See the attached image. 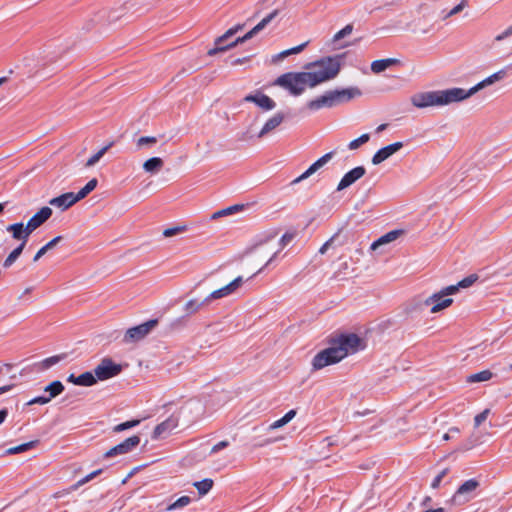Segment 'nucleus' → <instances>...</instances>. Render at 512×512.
<instances>
[{
	"label": "nucleus",
	"instance_id": "obj_1",
	"mask_svg": "<svg viewBox=\"0 0 512 512\" xmlns=\"http://www.w3.org/2000/svg\"><path fill=\"white\" fill-rule=\"evenodd\" d=\"M365 348V342L357 334H341L331 341V345L318 352L312 359V368L320 370L336 364L348 355L357 353Z\"/></svg>",
	"mask_w": 512,
	"mask_h": 512
},
{
	"label": "nucleus",
	"instance_id": "obj_2",
	"mask_svg": "<svg viewBox=\"0 0 512 512\" xmlns=\"http://www.w3.org/2000/svg\"><path fill=\"white\" fill-rule=\"evenodd\" d=\"M464 89L453 87L444 90L426 91L414 94L410 101L416 108L442 107L464 101Z\"/></svg>",
	"mask_w": 512,
	"mask_h": 512
},
{
	"label": "nucleus",
	"instance_id": "obj_3",
	"mask_svg": "<svg viewBox=\"0 0 512 512\" xmlns=\"http://www.w3.org/2000/svg\"><path fill=\"white\" fill-rule=\"evenodd\" d=\"M341 60L342 56L336 55L307 64L305 74L310 82V88L336 78L341 70Z\"/></svg>",
	"mask_w": 512,
	"mask_h": 512
},
{
	"label": "nucleus",
	"instance_id": "obj_4",
	"mask_svg": "<svg viewBox=\"0 0 512 512\" xmlns=\"http://www.w3.org/2000/svg\"><path fill=\"white\" fill-rule=\"evenodd\" d=\"M278 14L277 10H274L270 14H268L265 18H263L253 29H251L249 32H247L243 37H238L234 42L223 45L224 41H226L228 38L233 36L239 29H241V26L238 25L234 28L229 29L226 31L222 36L218 37L215 41V47L210 49L208 51V55L213 56L220 52H225L230 48L235 47L236 45L243 43L249 39H251L254 35H256L258 32L263 30Z\"/></svg>",
	"mask_w": 512,
	"mask_h": 512
},
{
	"label": "nucleus",
	"instance_id": "obj_5",
	"mask_svg": "<svg viewBox=\"0 0 512 512\" xmlns=\"http://www.w3.org/2000/svg\"><path fill=\"white\" fill-rule=\"evenodd\" d=\"M361 95V91L356 87L345 88L341 90H330L323 95L307 102L306 107L310 111H318L322 108H332L342 103L348 102Z\"/></svg>",
	"mask_w": 512,
	"mask_h": 512
},
{
	"label": "nucleus",
	"instance_id": "obj_6",
	"mask_svg": "<svg viewBox=\"0 0 512 512\" xmlns=\"http://www.w3.org/2000/svg\"><path fill=\"white\" fill-rule=\"evenodd\" d=\"M275 85L288 90L293 96H299L304 93L306 87L310 88V82L305 71L282 74L276 79Z\"/></svg>",
	"mask_w": 512,
	"mask_h": 512
},
{
	"label": "nucleus",
	"instance_id": "obj_7",
	"mask_svg": "<svg viewBox=\"0 0 512 512\" xmlns=\"http://www.w3.org/2000/svg\"><path fill=\"white\" fill-rule=\"evenodd\" d=\"M457 293L455 286H447L440 291L433 293L432 295L425 298L422 302L423 306L430 307V312L436 314L450 307L453 303V299L449 296Z\"/></svg>",
	"mask_w": 512,
	"mask_h": 512
},
{
	"label": "nucleus",
	"instance_id": "obj_8",
	"mask_svg": "<svg viewBox=\"0 0 512 512\" xmlns=\"http://www.w3.org/2000/svg\"><path fill=\"white\" fill-rule=\"evenodd\" d=\"M275 248V236L269 235L262 239H259L253 246L249 248V253L252 254L255 258L263 261L266 260L268 262L271 254L270 249ZM268 264L265 263L264 267Z\"/></svg>",
	"mask_w": 512,
	"mask_h": 512
},
{
	"label": "nucleus",
	"instance_id": "obj_9",
	"mask_svg": "<svg viewBox=\"0 0 512 512\" xmlns=\"http://www.w3.org/2000/svg\"><path fill=\"white\" fill-rule=\"evenodd\" d=\"M157 325V320H149L138 326L129 328L123 338L125 343H135L145 338Z\"/></svg>",
	"mask_w": 512,
	"mask_h": 512
},
{
	"label": "nucleus",
	"instance_id": "obj_10",
	"mask_svg": "<svg viewBox=\"0 0 512 512\" xmlns=\"http://www.w3.org/2000/svg\"><path fill=\"white\" fill-rule=\"evenodd\" d=\"M121 371L122 366L120 364H116L110 358L102 359L101 362L94 369L97 381L108 380L112 377L117 376Z\"/></svg>",
	"mask_w": 512,
	"mask_h": 512
},
{
	"label": "nucleus",
	"instance_id": "obj_11",
	"mask_svg": "<svg viewBox=\"0 0 512 512\" xmlns=\"http://www.w3.org/2000/svg\"><path fill=\"white\" fill-rule=\"evenodd\" d=\"M244 283L242 276H238L227 285L214 290L208 296L205 297L206 303H211L213 300L221 299L235 293Z\"/></svg>",
	"mask_w": 512,
	"mask_h": 512
},
{
	"label": "nucleus",
	"instance_id": "obj_12",
	"mask_svg": "<svg viewBox=\"0 0 512 512\" xmlns=\"http://www.w3.org/2000/svg\"><path fill=\"white\" fill-rule=\"evenodd\" d=\"M505 76H506V71L499 70V71L495 72L494 74L490 75L489 77L485 78L484 80H482L475 86L471 87L470 89H468V90L464 89V95H463L464 100L470 98L471 96L476 94L481 89H483L489 85H492L495 82L502 80Z\"/></svg>",
	"mask_w": 512,
	"mask_h": 512
},
{
	"label": "nucleus",
	"instance_id": "obj_13",
	"mask_svg": "<svg viewBox=\"0 0 512 512\" xmlns=\"http://www.w3.org/2000/svg\"><path fill=\"white\" fill-rule=\"evenodd\" d=\"M140 443V437L137 435H133L120 444L114 446L113 448L109 449L105 453V457H113L117 455H123L130 451H132L135 447H137Z\"/></svg>",
	"mask_w": 512,
	"mask_h": 512
},
{
	"label": "nucleus",
	"instance_id": "obj_14",
	"mask_svg": "<svg viewBox=\"0 0 512 512\" xmlns=\"http://www.w3.org/2000/svg\"><path fill=\"white\" fill-rule=\"evenodd\" d=\"M52 215V209L48 206L42 207L27 222L26 230L31 234L40 226H42Z\"/></svg>",
	"mask_w": 512,
	"mask_h": 512
},
{
	"label": "nucleus",
	"instance_id": "obj_15",
	"mask_svg": "<svg viewBox=\"0 0 512 512\" xmlns=\"http://www.w3.org/2000/svg\"><path fill=\"white\" fill-rule=\"evenodd\" d=\"M479 487V482L476 479H469L465 481L456 491L453 496L454 502H466L470 499L471 493H473Z\"/></svg>",
	"mask_w": 512,
	"mask_h": 512
},
{
	"label": "nucleus",
	"instance_id": "obj_16",
	"mask_svg": "<svg viewBox=\"0 0 512 512\" xmlns=\"http://www.w3.org/2000/svg\"><path fill=\"white\" fill-rule=\"evenodd\" d=\"M366 173V169L363 166H358L347 172L337 186V191H342L352 184H354L357 180L362 178Z\"/></svg>",
	"mask_w": 512,
	"mask_h": 512
},
{
	"label": "nucleus",
	"instance_id": "obj_17",
	"mask_svg": "<svg viewBox=\"0 0 512 512\" xmlns=\"http://www.w3.org/2000/svg\"><path fill=\"white\" fill-rule=\"evenodd\" d=\"M178 426V419L175 417H169L162 423L158 424L154 431L152 438L153 439H161L166 438L171 432L176 429Z\"/></svg>",
	"mask_w": 512,
	"mask_h": 512
},
{
	"label": "nucleus",
	"instance_id": "obj_18",
	"mask_svg": "<svg viewBox=\"0 0 512 512\" xmlns=\"http://www.w3.org/2000/svg\"><path fill=\"white\" fill-rule=\"evenodd\" d=\"M333 152L326 153L322 157H320L317 161H315L304 173H302L299 177L293 180V184L299 183L302 180L307 179L314 173H316L319 169L324 167L333 157Z\"/></svg>",
	"mask_w": 512,
	"mask_h": 512
},
{
	"label": "nucleus",
	"instance_id": "obj_19",
	"mask_svg": "<svg viewBox=\"0 0 512 512\" xmlns=\"http://www.w3.org/2000/svg\"><path fill=\"white\" fill-rule=\"evenodd\" d=\"M403 147L402 142H395L379 149L372 157L373 165H379Z\"/></svg>",
	"mask_w": 512,
	"mask_h": 512
},
{
	"label": "nucleus",
	"instance_id": "obj_20",
	"mask_svg": "<svg viewBox=\"0 0 512 512\" xmlns=\"http://www.w3.org/2000/svg\"><path fill=\"white\" fill-rule=\"evenodd\" d=\"M78 201L76 200L75 194L73 192L64 193L58 197H54L49 201V204L60 208L61 210H66L73 206Z\"/></svg>",
	"mask_w": 512,
	"mask_h": 512
},
{
	"label": "nucleus",
	"instance_id": "obj_21",
	"mask_svg": "<svg viewBox=\"0 0 512 512\" xmlns=\"http://www.w3.org/2000/svg\"><path fill=\"white\" fill-rule=\"evenodd\" d=\"M247 102H253L260 108L264 110H272L276 107V103L267 95L262 93H257L255 95H247L244 98Z\"/></svg>",
	"mask_w": 512,
	"mask_h": 512
},
{
	"label": "nucleus",
	"instance_id": "obj_22",
	"mask_svg": "<svg viewBox=\"0 0 512 512\" xmlns=\"http://www.w3.org/2000/svg\"><path fill=\"white\" fill-rule=\"evenodd\" d=\"M284 121V114L281 112H278L274 114L271 118H269L265 124L263 125L262 129L259 131L257 137L263 138L270 132L274 131L277 127H279L282 122Z\"/></svg>",
	"mask_w": 512,
	"mask_h": 512
},
{
	"label": "nucleus",
	"instance_id": "obj_23",
	"mask_svg": "<svg viewBox=\"0 0 512 512\" xmlns=\"http://www.w3.org/2000/svg\"><path fill=\"white\" fill-rule=\"evenodd\" d=\"M6 230L12 234L13 239L22 241L21 243H24V246L31 235V233L26 230V225L22 222L8 225Z\"/></svg>",
	"mask_w": 512,
	"mask_h": 512
},
{
	"label": "nucleus",
	"instance_id": "obj_24",
	"mask_svg": "<svg viewBox=\"0 0 512 512\" xmlns=\"http://www.w3.org/2000/svg\"><path fill=\"white\" fill-rule=\"evenodd\" d=\"M294 235L291 233H285L278 241L275 240V248L270 249L268 254H271L267 264L271 263L281 250H283L293 239Z\"/></svg>",
	"mask_w": 512,
	"mask_h": 512
},
{
	"label": "nucleus",
	"instance_id": "obj_25",
	"mask_svg": "<svg viewBox=\"0 0 512 512\" xmlns=\"http://www.w3.org/2000/svg\"><path fill=\"white\" fill-rule=\"evenodd\" d=\"M402 234V231L400 230H393V231H390L384 235H382L380 238H378L376 241H374L372 244H371V250L375 251L377 250L380 246L382 245H385V244H388V243H391L393 241H395L400 235Z\"/></svg>",
	"mask_w": 512,
	"mask_h": 512
},
{
	"label": "nucleus",
	"instance_id": "obj_26",
	"mask_svg": "<svg viewBox=\"0 0 512 512\" xmlns=\"http://www.w3.org/2000/svg\"><path fill=\"white\" fill-rule=\"evenodd\" d=\"M397 63L398 60L394 58L375 60L371 63V71L375 74H379Z\"/></svg>",
	"mask_w": 512,
	"mask_h": 512
},
{
	"label": "nucleus",
	"instance_id": "obj_27",
	"mask_svg": "<svg viewBox=\"0 0 512 512\" xmlns=\"http://www.w3.org/2000/svg\"><path fill=\"white\" fill-rule=\"evenodd\" d=\"M164 166V162L160 157H152L143 163V169L147 173H157Z\"/></svg>",
	"mask_w": 512,
	"mask_h": 512
},
{
	"label": "nucleus",
	"instance_id": "obj_28",
	"mask_svg": "<svg viewBox=\"0 0 512 512\" xmlns=\"http://www.w3.org/2000/svg\"><path fill=\"white\" fill-rule=\"evenodd\" d=\"M353 31V25L352 24H348L346 25L343 29H341L340 31H338L332 38L331 40V44L333 45V49H339V48H344L346 47L347 45L346 44H343V45H337V43L343 39L344 37L346 36H349Z\"/></svg>",
	"mask_w": 512,
	"mask_h": 512
},
{
	"label": "nucleus",
	"instance_id": "obj_29",
	"mask_svg": "<svg viewBox=\"0 0 512 512\" xmlns=\"http://www.w3.org/2000/svg\"><path fill=\"white\" fill-rule=\"evenodd\" d=\"M211 303H206L205 298L202 301H197L195 299L189 300L184 307V310L188 314H195L200 311L202 308L209 306Z\"/></svg>",
	"mask_w": 512,
	"mask_h": 512
},
{
	"label": "nucleus",
	"instance_id": "obj_30",
	"mask_svg": "<svg viewBox=\"0 0 512 512\" xmlns=\"http://www.w3.org/2000/svg\"><path fill=\"white\" fill-rule=\"evenodd\" d=\"M64 391V385L56 380L51 382L44 388L45 393H49L48 397L52 400L56 396L60 395Z\"/></svg>",
	"mask_w": 512,
	"mask_h": 512
},
{
	"label": "nucleus",
	"instance_id": "obj_31",
	"mask_svg": "<svg viewBox=\"0 0 512 512\" xmlns=\"http://www.w3.org/2000/svg\"><path fill=\"white\" fill-rule=\"evenodd\" d=\"M213 484L212 479L206 478L202 481L194 482L193 486L197 489L200 496H204L212 489Z\"/></svg>",
	"mask_w": 512,
	"mask_h": 512
},
{
	"label": "nucleus",
	"instance_id": "obj_32",
	"mask_svg": "<svg viewBox=\"0 0 512 512\" xmlns=\"http://www.w3.org/2000/svg\"><path fill=\"white\" fill-rule=\"evenodd\" d=\"M97 183L98 181L96 178H93L90 181H88V183L82 189H80L77 194H75L76 200L80 201L84 199L89 193H91L96 188Z\"/></svg>",
	"mask_w": 512,
	"mask_h": 512
},
{
	"label": "nucleus",
	"instance_id": "obj_33",
	"mask_svg": "<svg viewBox=\"0 0 512 512\" xmlns=\"http://www.w3.org/2000/svg\"><path fill=\"white\" fill-rule=\"evenodd\" d=\"M493 374L490 370H483L478 373L472 374L468 376L467 382L476 383V382H485L492 378Z\"/></svg>",
	"mask_w": 512,
	"mask_h": 512
},
{
	"label": "nucleus",
	"instance_id": "obj_34",
	"mask_svg": "<svg viewBox=\"0 0 512 512\" xmlns=\"http://www.w3.org/2000/svg\"><path fill=\"white\" fill-rule=\"evenodd\" d=\"M79 386H92L97 383V378L95 373L92 372H84L78 376Z\"/></svg>",
	"mask_w": 512,
	"mask_h": 512
},
{
	"label": "nucleus",
	"instance_id": "obj_35",
	"mask_svg": "<svg viewBox=\"0 0 512 512\" xmlns=\"http://www.w3.org/2000/svg\"><path fill=\"white\" fill-rule=\"evenodd\" d=\"M243 209V205H233L224 209H221L219 211H216L212 214L211 219H218L220 217L228 216L233 213H236L238 211H241Z\"/></svg>",
	"mask_w": 512,
	"mask_h": 512
},
{
	"label": "nucleus",
	"instance_id": "obj_36",
	"mask_svg": "<svg viewBox=\"0 0 512 512\" xmlns=\"http://www.w3.org/2000/svg\"><path fill=\"white\" fill-rule=\"evenodd\" d=\"M24 243H21L18 247H16L5 259L3 266L5 268H9L21 255L24 249Z\"/></svg>",
	"mask_w": 512,
	"mask_h": 512
},
{
	"label": "nucleus",
	"instance_id": "obj_37",
	"mask_svg": "<svg viewBox=\"0 0 512 512\" xmlns=\"http://www.w3.org/2000/svg\"><path fill=\"white\" fill-rule=\"evenodd\" d=\"M65 357V354L48 357L39 363V367L42 370H47L65 359Z\"/></svg>",
	"mask_w": 512,
	"mask_h": 512
},
{
	"label": "nucleus",
	"instance_id": "obj_38",
	"mask_svg": "<svg viewBox=\"0 0 512 512\" xmlns=\"http://www.w3.org/2000/svg\"><path fill=\"white\" fill-rule=\"evenodd\" d=\"M113 145V143H109L108 145L101 148L97 153L92 155L86 162L87 167L94 166L103 156L104 154L110 149V147Z\"/></svg>",
	"mask_w": 512,
	"mask_h": 512
},
{
	"label": "nucleus",
	"instance_id": "obj_39",
	"mask_svg": "<svg viewBox=\"0 0 512 512\" xmlns=\"http://www.w3.org/2000/svg\"><path fill=\"white\" fill-rule=\"evenodd\" d=\"M191 503V499L190 497L188 496H182L180 497L179 499H177L175 502H173L172 504H170L167 508H166V511H175V510H180L184 507H186L187 505H189Z\"/></svg>",
	"mask_w": 512,
	"mask_h": 512
},
{
	"label": "nucleus",
	"instance_id": "obj_40",
	"mask_svg": "<svg viewBox=\"0 0 512 512\" xmlns=\"http://www.w3.org/2000/svg\"><path fill=\"white\" fill-rule=\"evenodd\" d=\"M36 444H37V441H30V442H27V443H23L21 445L9 448L6 451V453L9 454V455L19 454V453L25 452V451L35 447Z\"/></svg>",
	"mask_w": 512,
	"mask_h": 512
},
{
	"label": "nucleus",
	"instance_id": "obj_41",
	"mask_svg": "<svg viewBox=\"0 0 512 512\" xmlns=\"http://www.w3.org/2000/svg\"><path fill=\"white\" fill-rule=\"evenodd\" d=\"M370 139V135L369 134H362L359 138L357 139H354L352 140L349 144H348V148L350 150H356L358 149L361 145L367 143Z\"/></svg>",
	"mask_w": 512,
	"mask_h": 512
},
{
	"label": "nucleus",
	"instance_id": "obj_42",
	"mask_svg": "<svg viewBox=\"0 0 512 512\" xmlns=\"http://www.w3.org/2000/svg\"><path fill=\"white\" fill-rule=\"evenodd\" d=\"M157 142L156 137L152 136H143L137 139L136 146L138 149H141L145 146H152Z\"/></svg>",
	"mask_w": 512,
	"mask_h": 512
},
{
	"label": "nucleus",
	"instance_id": "obj_43",
	"mask_svg": "<svg viewBox=\"0 0 512 512\" xmlns=\"http://www.w3.org/2000/svg\"><path fill=\"white\" fill-rule=\"evenodd\" d=\"M477 279H478V276L475 274H472V275H469L466 278L462 279L460 282H458V284H456L454 286L457 288V292H458L459 288H468L473 283H475Z\"/></svg>",
	"mask_w": 512,
	"mask_h": 512
},
{
	"label": "nucleus",
	"instance_id": "obj_44",
	"mask_svg": "<svg viewBox=\"0 0 512 512\" xmlns=\"http://www.w3.org/2000/svg\"><path fill=\"white\" fill-rule=\"evenodd\" d=\"M139 423H140V420L126 421L124 423H121V424H118L117 426H115L114 431L121 432V431L130 429V428H133V427L137 426Z\"/></svg>",
	"mask_w": 512,
	"mask_h": 512
},
{
	"label": "nucleus",
	"instance_id": "obj_45",
	"mask_svg": "<svg viewBox=\"0 0 512 512\" xmlns=\"http://www.w3.org/2000/svg\"><path fill=\"white\" fill-rule=\"evenodd\" d=\"M185 230H186L185 226H176V227L167 228L163 231V236L164 237H172L181 232H184Z\"/></svg>",
	"mask_w": 512,
	"mask_h": 512
},
{
	"label": "nucleus",
	"instance_id": "obj_46",
	"mask_svg": "<svg viewBox=\"0 0 512 512\" xmlns=\"http://www.w3.org/2000/svg\"><path fill=\"white\" fill-rule=\"evenodd\" d=\"M490 414V409H485L481 413L475 416L474 418V425L475 427H479L488 417Z\"/></svg>",
	"mask_w": 512,
	"mask_h": 512
},
{
	"label": "nucleus",
	"instance_id": "obj_47",
	"mask_svg": "<svg viewBox=\"0 0 512 512\" xmlns=\"http://www.w3.org/2000/svg\"><path fill=\"white\" fill-rule=\"evenodd\" d=\"M478 444L477 438L471 436L465 443H463L459 450L461 451H468L472 448H474Z\"/></svg>",
	"mask_w": 512,
	"mask_h": 512
},
{
	"label": "nucleus",
	"instance_id": "obj_48",
	"mask_svg": "<svg viewBox=\"0 0 512 512\" xmlns=\"http://www.w3.org/2000/svg\"><path fill=\"white\" fill-rule=\"evenodd\" d=\"M448 469H443L432 481L431 487L436 489L440 486L442 479L447 475Z\"/></svg>",
	"mask_w": 512,
	"mask_h": 512
},
{
	"label": "nucleus",
	"instance_id": "obj_49",
	"mask_svg": "<svg viewBox=\"0 0 512 512\" xmlns=\"http://www.w3.org/2000/svg\"><path fill=\"white\" fill-rule=\"evenodd\" d=\"M467 6V0H462L458 5L449 11L446 17H452L460 13Z\"/></svg>",
	"mask_w": 512,
	"mask_h": 512
},
{
	"label": "nucleus",
	"instance_id": "obj_50",
	"mask_svg": "<svg viewBox=\"0 0 512 512\" xmlns=\"http://www.w3.org/2000/svg\"><path fill=\"white\" fill-rule=\"evenodd\" d=\"M51 401V399L48 396H38L33 399H31L27 404L28 405H34V404H40L44 405Z\"/></svg>",
	"mask_w": 512,
	"mask_h": 512
},
{
	"label": "nucleus",
	"instance_id": "obj_51",
	"mask_svg": "<svg viewBox=\"0 0 512 512\" xmlns=\"http://www.w3.org/2000/svg\"><path fill=\"white\" fill-rule=\"evenodd\" d=\"M101 470H97V471H94L90 474H88L86 477H84L83 479H81L76 485H75V488L89 482L90 480H92L94 477H96L98 474H100Z\"/></svg>",
	"mask_w": 512,
	"mask_h": 512
},
{
	"label": "nucleus",
	"instance_id": "obj_52",
	"mask_svg": "<svg viewBox=\"0 0 512 512\" xmlns=\"http://www.w3.org/2000/svg\"><path fill=\"white\" fill-rule=\"evenodd\" d=\"M286 424H288V422L282 417V418L274 421L273 423H271L268 427V430H276V429H279V428L285 426Z\"/></svg>",
	"mask_w": 512,
	"mask_h": 512
},
{
	"label": "nucleus",
	"instance_id": "obj_53",
	"mask_svg": "<svg viewBox=\"0 0 512 512\" xmlns=\"http://www.w3.org/2000/svg\"><path fill=\"white\" fill-rule=\"evenodd\" d=\"M61 240H62V237L57 236V237L53 238L52 240H50L48 243H46L44 246L49 251V250L53 249Z\"/></svg>",
	"mask_w": 512,
	"mask_h": 512
},
{
	"label": "nucleus",
	"instance_id": "obj_54",
	"mask_svg": "<svg viewBox=\"0 0 512 512\" xmlns=\"http://www.w3.org/2000/svg\"><path fill=\"white\" fill-rule=\"evenodd\" d=\"M512 35V26L508 27L504 32L495 37L496 41H502L503 39Z\"/></svg>",
	"mask_w": 512,
	"mask_h": 512
},
{
	"label": "nucleus",
	"instance_id": "obj_55",
	"mask_svg": "<svg viewBox=\"0 0 512 512\" xmlns=\"http://www.w3.org/2000/svg\"><path fill=\"white\" fill-rule=\"evenodd\" d=\"M228 441H220L219 443H217L216 445H214L211 449V453H216L218 451H220L221 449L223 448H226L228 446Z\"/></svg>",
	"mask_w": 512,
	"mask_h": 512
},
{
	"label": "nucleus",
	"instance_id": "obj_56",
	"mask_svg": "<svg viewBox=\"0 0 512 512\" xmlns=\"http://www.w3.org/2000/svg\"><path fill=\"white\" fill-rule=\"evenodd\" d=\"M307 44H308V42H305V43H302V44H300V45H298L296 47L288 49L289 54L292 55V54L300 53L306 47Z\"/></svg>",
	"mask_w": 512,
	"mask_h": 512
},
{
	"label": "nucleus",
	"instance_id": "obj_57",
	"mask_svg": "<svg viewBox=\"0 0 512 512\" xmlns=\"http://www.w3.org/2000/svg\"><path fill=\"white\" fill-rule=\"evenodd\" d=\"M48 252V250L46 249L45 246H43L42 248H40L37 253L35 254L34 258H33V261L34 262H37L42 256H44L46 253Z\"/></svg>",
	"mask_w": 512,
	"mask_h": 512
},
{
	"label": "nucleus",
	"instance_id": "obj_58",
	"mask_svg": "<svg viewBox=\"0 0 512 512\" xmlns=\"http://www.w3.org/2000/svg\"><path fill=\"white\" fill-rule=\"evenodd\" d=\"M248 61H249V57L237 58V59H234L231 62V65L232 66H238V65H242L244 63H247Z\"/></svg>",
	"mask_w": 512,
	"mask_h": 512
},
{
	"label": "nucleus",
	"instance_id": "obj_59",
	"mask_svg": "<svg viewBox=\"0 0 512 512\" xmlns=\"http://www.w3.org/2000/svg\"><path fill=\"white\" fill-rule=\"evenodd\" d=\"M332 242H333V238H331V239H329L328 241H326V242L322 245V247L319 249V252H320L321 254H324V253L328 250V248L330 247V245L332 244Z\"/></svg>",
	"mask_w": 512,
	"mask_h": 512
},
{
	"label": "nucleus",
	"instance_id": "obj_60",
	"mask_svg": "<svg viewBox=\"0 0 512 512\" xmlns=\"http://www.w3.org/2000/svg\"><path fill=\"white\" fill-rule=\"evenodd\" d=\"M295 415L296 411L290 410L283 416V418L289 423L295 417Z\"/></svg>",
	"mask_w": 512,
	"mask_h": 512
},
{
	"label": "nucleus",
	"instance_id": "obj_61",
	"mask_svg": "<svg viewBox=\"0 0 512 512\" xmlns=\"http://www.w3.org/2000/svg\"><path fill=\"white\" fill-rule=\"evenodd\" d=\"M68 382L73 383L74 385H79L78 383V376H75L74 374L69 375Z\"/></svg>",
	"mask_w": 512,
	"mask_h": 512
},
{
	"label": "nucleus",
	"instance_id": "obj_62",
	"mask_svg": "<svg viewBox=\"0 0 512 512\" xmlns=\"http://www.w3.org/2000/svg\"><path fill=\"white\" fill-rule=\"evenodd\" d=\"M7 414H8V412L6 409L0 410V424L4 422V420L7 417Z\"/></svg>",
	"mask_w": 512,
	"mask_h": 512
},
{
	"label": "nucleus",
	"instance_id": "obj_63",
	"mask_svg": "<svg viewBox=\"0 0 512 512\" xmlns=\"http://www.w3.org/2000/svg\"><path fill=\"white\" fill-rule=\"evenodd\" d=\"M289 51L288 50H285V51H282L281 53H279L277 56H276V59L277 60H280V59H283L287 56H289Z\"/></svg>",
	"mask_w": 512,
	"mask_h": 512
},
{
	"label": "nucleus",
	"instance_id": "obj_64",
	"mask_svg": "<svg viewBox=\"0 0 512 512\" xmlns=\"http://www.w3.org/2000/svg\"><path fill=\"white\" fill-rule=\"evenodd\" d=\"M11 388H12L11 385H6V386L0 387V395L5 393V392H7V391H9Z\"/></svg>",
	"mask_w": 512,
	"mask_h": 512
}]
</instances>
